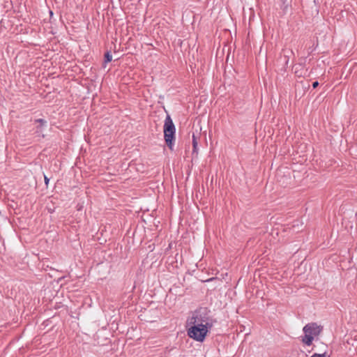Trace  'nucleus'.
Here are the masks:
<instances>
[{
	"label": "nucleus",
	"mask_w": 357,
	"mask_h": 357,
	"mask_svg": "<svg viewBox=\"0 0 357 357\" xmlns=\"http://www.w3.org/2000/svg\"><path fill=\"white\" fill-rule=\"evenodd\" d=\"M212 326L213 324L199 325V324H189L187 321L188 335L196 341L203 342L206 338L208 329H211Z\"/></svg>",
	"instance_id": "nucleus-1"
},
{
	"label": "nucleus",
	"mask_w": 357,
	"mask_h": 357,
	"mask_svg": "<svg viewBox=\"0 0 357 357\" xmlns=\"http://www.w3.org/2000/svg\"><path fill=\"white\" fill-rule=\"evenodd\" d=\"M322 329V326H319L315 322L306 324L303 328L305 333V335L302 337L303 343L310 346L312 344L314 337L319 335Z\"/></svg>",
	"instance_id": "nucleus-2"
},
{
	"label": "nucleus",
	"mask_w": 357,
	"mask_h": 357,
	"mask_svg": "<svg viewBox=\"0 0 357 357\" xmlns=\"http://www.w3.org/2000/svg\"><path fill=\"white\" fill-rule=\"evenodd\" d=\"M176 128L169 115H167L164 124V138L169 149H173L175 140Z\"/></svg>",
	"instance_id": "nucleus-3"
},
{
	"label": "nucleus",
	"mask_w": 357,
	"mask_h": 357,
	"mask_svg": "<svg viewBox=\"0 0 357 357\" xmlns=\"http://www.w3.org/2000/svg\"><path fill=\"white\" fill-rule=\"evenodd\" d=\"M208 316V311L206 307H200L195 310L192 316L188 319L189 324H199V325H204L206 324H213Z\"/></svg>",
	"instance_id": "nucleus-4"
},
{
	"label": "nucleus",
	"mask_w": 357,
	"mask_h": 357,
	"mask_svg": "<svg viewBox=\"0 0 357 357\" xmlns=\"http://www.w3.org/2000/svg\"><path fill=\"white\" fill-rule=\"evenodd\" d=\"M293 70L296 76L298 77H305L309 74L307 69L301 63L294 65Z\"/></svg>",
	"instance_id": "nucleus-5"
},
{
	"label": "nucleus",
	"mask_w": 357,
	"mask_h": 357,
	"mask_svg": "<svg viewBox=\"0 0 357 357\" xmlns=\"http://www.w3.org/2000/svg\"><path fill=\"white\" fill-rule=\"evenodd\" d=\"M197 138L198 137H197L195 133L192 134V153H197V151H198V149H197V145H198V142H197Z\"/></svg>",
	"instance_id": "nucleus-6"
},
{
	"label": "nucleus",
	"mask_w": 357,
	"mask_h": 357,
	"mask_svg": "<svg viewBox=\"0 0 357 357\" xmlns=\"http://www.w3.org/2000/svg\"><path fill=\"white\" fill-rule=\"evenodd\" d=\"M112 56L110 52L107 51L105 54V57H104L105 63L110 62L112 61Z\"/></svg>",
	"instance_id": "nucleus-7"
},
{
	"label": "nucleus",
	"mask_w": 357,
	"mask_h": 357,
	"mask_svg": "<svg viewBox=\"0 0 357 357\" xmlns=\"http://www.w3.org/2000/svg\"><path fill=\"white\" fill-rule=\"evenodd\" d=\"M49 14H50V22L52 24V19H53V12L52 10H50L49 11Z\"/></svg>",
	"instance_id": "nucleus-8"
},
{
	"label": "nucleus",
	"mask_w": 357,
	"mask_h": 357,
	"mask_svg": "<svg viewBox=\"0 0 357 357\" xmlns=\"http://www.w3.org/2000/svg\"><path fill=\"white\" fill-rule=\"evenodd\" d=\"M52 97V98H54V96H51V92H48V93H46V96H45V98H46V100L47 98L49 99H51ZM49 101H50V100H49Z\"/></svg>",
	"instance_id": "nucleus-9"
},
{
	"label": "nucleus",
	"mask_w": 357,
	"mask_h": 357,
	"mask_svg": "<svg viewBox=\"0 0 357 357\" xmlns=\"http://www.w3.org/2000/svg\"><path fill=\"white\" fill-rule=\"evenodd\" d=\"M56 332V331H54V327H52L48 332L47 333H51L50 335H54L55 334V333Z\"/></svg>",
	"instance_id": "nucleus-10"
},
{
	"label": "nucleus",
	"mask_w": 357,
	"mask_h": 357,
	"mask_svg": "<svg viewBox=\"0 0 357 357\" xmlns=\"http://www.w3.org/2000/svg\"><path fill=\"white\" fill-rule=\"evenodd\" d=\"M310 357H325V354H314Z\"/></svg>",
	"instance_id": "nucleus-11"
},
{
	"label": "nucleus",
	"mask_w": 357,
	"mask_h": 357,
	"mask_svg": "<svg viewBox=\"0 0 357 357\" xmlns=\"http://www.w3.org/2000/svg\"><path fill=\"white\" fill-rule=\"evenodd\" d=\"M319 86V82L317 81H315L312 83V87L313 89H316Z\"/></svg>",
	"instance_id": "nucleus-12"
},
{
	"label": "nucleus",
	"mask_w": 357,
	"mask_h": 357,
	"mask_svg": "<svg viewBox=\"0 0 357 357\" xmlns=\"http://www.w3.org/2000/svg\"><path fill=\"white\" fill-rule=\"evenodd\" d=\"M47 209L50 213H52L54 211V209H52L51 208H48Z\"/></svg>",
	"instance_id": "nucleus-13"
},
{
	"label": "nucleus",
	"mask_w": 357,
	"mask_h": 357,
	"mask_svg": "<svg viewBox=\"0 0 357 357\" xmlns=\"http://www.w3.org/2000/svg\"><path fill=\"white\" fill-rule=\"evenodd\" d=\"M49 178L46 176V186L48 185Z\"/></svg>",
	"instance_id": "nucleus-14"
},
{
	"label": "nucleus",
	"mask_w": 357,
	"mask_h": 357,
	"mask_svg": "<svg viewBox=\"0 0 357 357\" xmlns=\"http://www.w3.org/2000/svg\"><path fill=\"white\" fill-rule=\"evenodd\" d=\"M51 30H50V33L52 34H54L55 33L54 32L53 29H52V27H50Z\"/></svg>",
	"instance_id": "nucleus-15"
},
{
	"label": "nucleus",
	"mask_w": 357,
	"mask_h": 357,
	"mask_svg": "<svg viewBox=\"0 0 357 357\" xmlns=\"http://www.w3.org/2000/svg\"><path fill=\"white\" fill-rule=\"evenodd\" d=\"M281 1H282V3L284 4V3H286V2H287V0H281Z\"/></svg>",
	"instance_id": "nucleus-16"
},
{
	"label": "nucleus",
	"mask_w": 357,
	"mask_h": 357,
	"mask_svg": "<svg viewBox=\"0 0 357 357\" xmlns=\"http://www.w3.org/2000/svg\"><path fill=\"white\" fill-rule=\"evenodd\" d=\"M45 275H50V273H45Z\"/></svg>",
	"instance_id": "nucleus-17"
},
{
	"label": "nucleus",
	"mask_w": 357,
	"mask_h": 357,
	"mask_svg": "<svg viewBox=\"0 0 357 357\" xmlns=\"http://www.w3.org/2000/svg\"><path fill=\"white\" fill-rule=\"evenodd\" d=\"M45 275H50V273H45Z\"/></svg>",
	"instance_id": "nucleus-18"
},
{
	"label": "nucleus",
	"mask_w": 357,
	"mask_h": 357,
	"mask_svg": "<svg viewBox=\"0 0 357 357\" xmlns=\"http://www.w3.org/2000/svg\"><path fill=\"white\" fill-rule=\"evenodd\" d=\"M45 275H50V273H45Z\"/></svg>",
	"instance_id": "nucleus-19"
}]
</instances>
